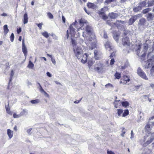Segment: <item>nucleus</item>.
Returning a JSON list of instances; mask_svg holds the SVG:
<instances>
[{"label":"nucleus","instance_id":"1","mask_svg":"<svg viewBox=\"0 0 154 154\" xmlns=\"http://www.w3.org/2000/svg\"><path fill=\"white\" fill-rule=\"evenodd\" d=\"M73 51L75 55L78 59L80 60L83 53L82 48L78 47H75L74 48Z\"/></svg>","mask_w":154,"mask_h":154},{"label":"nucleus","instance_id":"2","mask_svg":"<svg viewBox=\"0 0 154 154\" xmlns=\"http://www.w3.org/2000/svg\"><path fill=\"white\" fill-rule=\"evenodd\" d=\"M154 63V55L152 56L150 59H148L145 62L144 67L145 69H148L151 67Z\"/></svg>","mask_w":154,"mask_h":154},{"label":"nucleus","instance_id":"3","mask_svg":"<svg viewBox=\"0 0 154 154\" xmlns=\"http://www.w3.org/2000/svg\"><path fill=\"white\" fill-rule=\"evenodd\" d=\"M117 114L118 116H122V117H125L129 114V111L128 109H125L124 110L122 109H118L117 110Z\"/></svg>","mask_w":154,"mask_h":154},{"label":"nucleus","instance_id":"4","mask_svg":"<svg viewBox=\"0 0 154 154\" xmlns=\"http://www.w3.org/2000/svg\"><path fill=\"white\" fill-rule=\"evenodd\" d=\"M130 81V78L129 76L124 75L121 79L119 83L123 85H126L127 84L128 82H129Z\"/></svg>","mask_w":154,"mask_h":154},{"label":"nucleus","instance_id":"5","mask_svg":"<svg viewBox=\"0 0 154 154\" xmlns=\"http://www.w3.org/2000/svg\"><path fill=\"white\" fill-rule=\"evenodd\" d=\"M137 73L138 75L143 79L146 80H148V78L146 76V74L140 67H139L138 68Z\"/></svg>","mask_w":154,"mask_h":154},{"label":"nucleus","instance_id":"6","mask_svg":"<svg viewBox=\"0 0 154 154\" xmlns=\"http://www.w3.org/2000/svg\"><path fill=\"white\" fill-rule=\"evenodd\" d=\"M125 23V21H124L119 20H116L115 23H114L113 24L118 29H121L123 26V24Z\"/></svg>","mask_w":154,"mask_h":154},{"label":"nucleus","instance_id":"7","mask_svg":"<svg viewBox=\"0 0 154 154\" xmlns=\"http://www.w3.org/2000/svg\"><path fill=\"white\" fill-rule=\"evenodd\" d=\"M77 22L75 21L74 22L72 23V24L69 27V31L71 36L74 37L75 33V29L72 25L75 26Z\"/></svg>","mask_w":154,"mask_h":154},{"label":"nucleus","instance_id":"8","mask_svg":"<svg viewBox=\"0 0 154 154\" xmlns=\"http://www.w3.org/2000/svg\"><path fill=\"white\" fill-rule=\"evenodd\" d=\"M122 41L123 45L128 46H130L131 43L128 37L126 36L125 38H123Z\"/></svg>","mask_w":154,"mask_h":154},{"label":"nucleus","instance_id":"9","mask_svg":"<svg viewBox=\"0 0 154 154\" xmlns=\"http://www.w3.org/2000/svg\"><path fill=\"white\" fill-rule=\"evenodd\" d=\"M103 64L101 62H99L98 63H97V65H95V67L94 69L97 71L100 72V70L103 69Z\"/></svg>","mask_w":154,"mask_h":154},{"label":"nucleus","instance_id":"10","mask_svg":"<svg viewBox=\"0 0 154 154\" xmlns=\"http://www.w3.org/2000/svg\"><path fill=\"white\" fill-rule=\"evenodd\" d=\"M79 24L81 26L79 27H78L77 28V31H79V29H81V28L84 26L85 24H87L88 23L87 20L82 18H81L80 20H79Z\"/></svg>","mask_w":154,"mask_h":154},{"label":"nucleus","instance_id":"11","mask_svg":"<svg viewBox=\"0 0 154 154\" xmlns=\"http://www.w3.org/2000/svg\"><path fill=\"white\" fill-rule=\"evenodd\" d=\"M22 51L24 54V56L26 57L27 55V48L25 45L24 40V39L22 40Z\"/></svg>","mask_w":154,"mask_h":154},{"label":"nucleus","instance_id":"12","mask_svg":"<svg viewBox=\"0 0 154 154\" xmlns=\"http://www.w3.org/2000/svg\"><path fill=\"white\" fill-rule=\"evenodd\" d=\"M85 30L87 34L90 36L93 35V30L92 27L89 25H87L85 27Z\"/></svg>","mask_w":154,"mask_h":154},{"label":"nucleus","instance_id":"13","mask_svg":"<svg viewBox=\"0 0 154 154\" xmlns=\"http://www.w3.org/2000/svg\"><path fill=\"white\" fill-rule=\"evenodd\" d=\"M140 14H138L137 15H139ZM137 18V15L132 16L130 18L128 21V24L129 25H132L135 22Z\"/></svg>","mask_w":154,"mask_h":154},{"label":"nucleus","instance_id":"14","mask_svg":"<svg viewBox=\"0 0 154 154\" xmlns=\"http://www.w3.org/2000/svg\"><path fill=\"white\" fill-rule=\"evenodd\" d=\"M94 58L96 60H100L101 53H100L99 51L95 50L94 52Z\"/></svg>","mask_w":154,"mask_h":154},{"label":"nucleus","instance_id":"15","mask_svg":"<svg viewBox=\"0 0 154 154\" xmlns=\"http://www.w3.org/2000/svg\"><path fill=\"white\" fill-rule=\"evenodd\" d=\"M88 55L87 53H85L84 54L82 55V57L81 58V62L83 64L85 63L88 59Z\"/></svg>","mask_w":154,"mask_h":154},{"label":"nucleus","instance_id":"16","mask_svg":"<svg viewBox=\"0 0 154 154\" xmlns=\"http://www.w3.org/2000/svg\"><path fill=\"white\" fill-rule=\"evenodd\" d=\"M146 17L148 21L152 20L154 19V14L151 13H148Z\"/></svg>","mask_w":154,"mask_h":154},{"label":"nucleus","instance_id":"17","mask_svg":"<svg viewBox=\"0 0 154 154\" xmlns=\"http://www.w3.org/2000/svg\"><path fill=\"white\" fill-rule=\"evenodd\" d=\"M109 17L112 19H116L118 16V14L114 12H112L109 14Z\"/></svg>","mask_w":154,"mask_h":154},{"label":"nucleus","instance_id":"18","mask_svg":"<svg viewBox=\"0 0 154 154\" xmlns=\"http://www.w3.org/2000/svg\"><path fill=\"white\" fill-rule=\"evenodd\" d=\"M95 63V61L92 59L89 60L87 62L88 66L89 68H90L93 66Z\"/></svg>","mask_w":154,"mask_h":154},{"label":"nucleus","instance_id":"19","mask_svg":"<svg viewBox=\"0 0 154 154\" xmlns=\"http://www.w3.org/2000/svg\"><path fill=\"white\" fill-rule=\"evenodd\" d=\"M14 132L10 129L7 130V134L10 139L12 138Z\"/></svg>","mask_w":154,"mask_h":154},{"label":"nucleus","instance_id":"20","mask_svg":"<svg viewBox=\"0 0 154 154\" xmlns=\"http://www.w3.org/2000/svg\"><path fill=\"white\" fill-rule=\"evenodd\" d=\"M146 20L144 18H141L138 24L140 26H144L146 23Z\"/></svg>","mask_w":154,"mask_h":154},{"label":"nucleus","instance_id":"21","mask_svg":"<svg viewBox=\"0 0 154 154\" xmlns=\"http://www.w3.org/2000/svg\"><path fill=\"white\" fill-rule=\"evenodd\" d=\"M28 22V15L26 13L24 14L23 16V23L24 24L27 23Z\"/></svg>","mask_w":154,"mask_h":154},{"label":"nucleus","instance_id":"22","mask_svg":"<svg viewBox=\"0 0 154 154\" xmlns=\"http://www.w3.org/2000/svg\"><path fill=\"white\" fill-rule=\"evenodd\" d=\"M121 103L122 106L124 107L125 108H126L129 105V102L127 101H123L121 102Z\"/></svg>","mask_w":154,"mask_h":154},{"label":"nucleus","instance_id":"23","mask_svg":"<svg viewBox=\"0 0 154 154\" xmlns=\"http://www.w3.org/2000/svg\"><path fill=\"white\" fill-rule=\"evenodd\" d=\"M147 5L146 1V0H145L144 1H142L141 2H140L139 3V5L141 7V8H143L145 7Z\"/></svg>","mask_w":154,"mask_h":154},{"label":"nucleus","instance_id":"24","mask_svg":"<svg viewBox=\"0 0 154 154\" xmlns=\"http://www.w3.org/2000/svg\"><path fill=\"white\" fill-rule=\"evenodd\" d=\"M147 7H150L154 5V0H149L147 2Z\"/></svg>","mask_w":154,"mask_h":154},{"label":"nucleus","instance_id":"25","mask_svg":"<svg viewBox=\"0 0 154 154\" xmlns=\"http://www.w3.org/2000/svg\"><path fill=\"white\" fill-rule=\"evenodd\" d=\"M4 33L5 35H6L9 32V29L7 25H5L3 26Z\"/></svg>","mask_w":154,"mask_h":154},{"label":"nucleus","instance_id":"26","mask_svg":"<svg viewBox=\"0 0 154 154\" xmlns=\"http://www.w3.org/2000/svg\"><path fill=\"white\" fill-rule=\"evenodd\" d=\"M114 76L115 77V79H119L121 77V74L120 73H119L116 72L114 74Z\"/></svg>","mask_w":154,"mask_h":154},{"label":"nucleus","instance_id":"27","mask_svg":"<svg viewBox=\"0 0 154 154\" xmlns=\"http://www.w3.org/2000/svg\"><path fill=\"white\" fill-rule=\"evenodd\" d=\"M120 100H115L113 103V104L114 106V107L116 108H117L119 106H120V104L119 103V102L120 101Z\"/></svg>","mask_w":154,"mask_h":154},{"label":"nucleus","instance_id":"28","mask_svg":"<svg viewBox=\"0 0 154 154\" xmlns=\"http://www.w3.org/2000/svg\"><path fill=\"white\" fill-rule=\"evenodd\" d=\"M154 138H150L149 140H147L145 143L143 144V146H146L147 145H148L150 143L153 141Z\"/></svg>","mask_w":154,"mask_h":154},{"label":"nucleus","instance_id":"29","mask_svg":"<svg viewBox=\"0 0 154 154\" xmlns=\"http://www.w3.org/2000/svg\"><path fill=\"white\" fill-rule=\"evenodd\" d=\"M142 8H141L139 5L137 7H134L133 8V11L135 12H137L140 11L141 10Z\"/></svg>","mask_w":154,"mask_h":154},{"label":"nucleus","instance_id":"30","mask_svg":"<svg viewBox=\"0 0 154 154\" xmlns=\"http://www.w3.org/2000/svg\"><path fill=\"white\" fill-rule=\"evenodd\" d=\"M87 5L89 8H94L95 6V5L94 4L89 2L87 3Z\"/></svg>","mask_w":154,"mask_h":154},{"label":"nucleus","instance_id":"31","mask_svg":"<svg viewBox=\"0 0 154 154\" xmlns=\"http://www.w3.org/2000/svg\"><path fill=\"white\" fill-rule=\"evenodd\" d=\"M151 10V9L150 8H147L142 11V13L143 14H145L148 13Z\"/></svg>","mask_w":154,"mask_h":154},{"label":"nucleus","instance_id":"32","mask_svg":"<svg viewBox=\"0 0 154 154\" xmlns=\"http://www.w3.org/2000/svg\"><path fill=\"white\" fill-rule=\"evenodd\" d=\"M71 39L72 44L73 46L74 47L77 45L76 41L74 38H73L72 37H71Z\"/></svg>","mask_w":154,"mask_h":154},{"label":"nucleus","instance_id":"33","mask_svg":"<svg viewBox=\"0 0 154 154\" xmlns=\"http://www.w3.org/2000/svg\"><path fill=\"white\" fill-rule=\"evenodd\" d=\"M12 78L10 77L9 83L8 86V89H10L12 87V83L11 82Z\"/></svg>","mask_w":154,"mask_h":154},{"label":"nucleus","instance_id":"34","mask_svg":"<svg viewBox=\"0 0 154 154\" xmlns=\"http://www.w3.org/2000/svg\"><path fill=\"white\" fill-rule=\"evenodd\" d=\"M23 112H21L19 115H17L15 113H14L13 114V117L14 118H19L21 116H23Z\"/></svg>","mask_w":154,"mask_h":154},{"label":"nucleus","instance_id":"35","mask_svg":"<svg viewBox=\"0 0 154 154\" xmlns=\"http://www.w3.org/2000/svg\"><path fill=\"white\" fill-rule=\"evenodd\" d=\"M116 0H106L104 2V4L105 5H108L112 2H116Z\"/></svg>","mask_w":154,"mask_h":154},{"label":"nucleus","instance_id":"36","mask_svg":"<svg viewBox=\"0 0 154 154\" xmlns=\"http://www.w3.org/2000/svg\"><path fill=\"white\" fill-rule=\"evenodd\" d=\"M42 35L46 38H48L49 37V34L46 31H45L42 33Z\"/></svg>","mask_w":154,"mask_h":154},{"label":"nucleus","instance_id":"37","mask_svg":"<svg viewBox=\"0 0 154 154\" xmlns=\"http://www.w3.org/2000/svg\"><path fill=\"white\" fill-rule=\"evenodd\" d=\"M104 45L106 48H111L110 42L109 41L106 42L105 43Z\"/></svg>","mask_w":154,"mask_h":154},{"label":"nucleus","instance_id":"38","mask_svg":"<svg viewBox=\"0 0 154 154\" xmlns=\"http://www.w3.org/2000/svg\"><path fill=\"white\" fill-rule=\"evenodd\" d=\"M34 65L33 63L31 61H29L27 67L30 69H32L34 67Z\"/></svg>","mask_w":154,"mask_h":154},{"label":"nucleus","instance_id":"39","mask_svg":"<svg viewBox=\"0 0 154 154\" xmlns=\"http://www.w3.org/2000/svg\"><path fill=\"white\" fill-rule=\"evenodd\" d=\"M47 55L48 57H50L51 58V60L53 63L55 64L56 63V61L55 59H54L51 55H50L49 54H47Z\"/></svg>","mask_w":154,"mask_h":154},{"label":"nucleus","instance_id":"40","mask_svg":"<svg viewBox=\"0 0 154 154\" xmlns=\"http://www.w3.org/2000/svg\"><path fill=\"white\" fill-rule=\"evenodd\" d=\"M30 102L32 104H37L39 103L40 102L39 100L38 99H35L31 100Z\"/></svg>","mask_w":154,"mask_h":154},{"label":"nucleus","instance_id":"41","mask_svg":"<svg viewBox=\"0 0 154 154\" xmlns=\"http://www.w3.org/2000/svg\"><path fill=\"white\" fill-rule=\"evenodd\" d=\"M5 109L7 112L9 114L11 113V111H10V108L9 107V105L8 104V107H7L6 106H5Z\"/></svg>","mask_w":154,"mask_h":154},{"label":"nucleus","instance_id":"42","mask_svg":"<svg viewBox=\"0 0 154 154\" xmlns=\"http://www.w3.org/2000/svg\"><path fill=\"white\" fill-rule=\"evenodd\" d=\"M146 52H144L142 55L141 56V60H144V58L146 55Z\"/></svg>","mask_w":154,"mask_h":154},{"label":"nucleus","instance_id":"43","mask_svg":"<svg viewBox=\"0 0 154 154\" xmlns=\"http://www.w3.org/2000/svg\"><path fill=\"white\" fill-rule=\"evenodd\" d=\"M113 37L115 40L117 41H118L119 38V35L118 34L114 35Z\"/></svg>","mask_w":154,"mask_h":154},{"label":"nucleus","instance_id":"44","mask_svg":"<svg viewBox=\"0 0 154 154\" xmlns=\"http://www.w3.org/2000/svg\"><path fill=\"white\" fill-rule=\"evenodd\" d=\"M47 15L48 17L51 19H52L53 18V16L52 14H51L50 12H48L47 13Z\"/></svg>","mask_w":154,"mask_h":154},{"label":"nucleus","instance_id":"45","mask_svg":"<svg viewBox=\"0 0 154 154\" xmlns=\"http://www.w3.org/2000/svg\"><path fill=\"white\" fill-rule=\"evenodd\" d=\"M10 40L11 42H13L14 41V35L13 33L11 34L10 37Z\"/></svg>","mask_w":154,"mask_h":154},{"label":"nucleus","instance_id":"46","mask_svg":"<svg viewBox=\"0 0 154 154\" xmlns=\"http://www.w3.org/2000/svg\"><path fill=\"white\" fill-rule=\"evenodd\" d=\"M126 132L125 128H123L122 130V133L121 134V136L122 137H124V134Z\"/></svg>","mask_w":154,"mask_h":154},{"label":"nucleus","instance_id":"47","mask_svg":"<svg viewBox=\"0 0 154 154\" xmlns=\"http://www.w3.org/2000/svg\"><path fill=\"white\" fill-rule=\"evenodd\" d=\"M38 26L39 28L40 29H41L42 28V26L43 24L42 23H39L36 24Z\"/></svg>","mask_w":154,"mask_h":154},{"label":"nucleus","instance_id":"48","mask_svg":"<svg viewBox=\"0 0 154 154\" xmlns=\"http://www.w3.org/2000/svg\"><path fill=\"white\" fill-rule=\"evenodd\" d=\"M17 31L18 34H19L21 32V28L19 27V28H17Z\"/></svg>","mask_w":154,"mask_h":154},{"label":"nucleus","instance_id":"49","mask_svg":"<svg viewBox=\"0 0 154 154\" xmlns=\"http://www.w3.org/2000/svg\"><path fill=\"white\" fill-rule=\"evenodd\" d=\"M143 97H144L145 98H146V97L147 98H148V100L149 101V102H151V99L150 98H149V96L148 95H143Z\"/></svg>","mask_w":154,"mask_h":154},{"label":"nucleus","instance_id":"50","mask_svg":"<svg viewBox=\"0 0 154 154\" xmlns=\"http://www.w3.org/2000/svg\"><path fill=\"white\" fill-rule=\"evenodd\" d=\"M107 154H115V153L112 151H109L108 149L107 150Z\"/></svg>","mask_w":154,"mask_h":154},{"label":"nucleus","instance_id":"51","mask_svg":"<svg viewBox=\"0 0 154 154\" xmlns=\"http://www.w3.org/2000/svg\"><path fill=\"white\" fill-rule=\"evenodd\" d=\"M152 67L150 70L151 73H152L154 72V65H152Z\"/></svg>","mask_w":154,"mask_h":154},{"label":"nucleus","instance_id":"52","mask_svg":"<svg viewBox=\"0 0 154 154\" xmlns=\"http://www.w3.org/2000/svg\"><path fill=\"white\" fill-rule=\"evenodd\" d=\"M115 61L114 59H111L110 62V64L111 65H112L114 64Z\"/></svg>","mask_w":154,"mask_h":154},{"label":"nucleus","instance_id":"53","mask_svg":"<svg viewBox=\"0 0 154 154\" xmlns=\"http://www.w3.org/2000/svg\"><path fill=\"white\" fill-rule=\"evenodd\" d=\"M39 85V86H40V90L41 91V92H45V91L42 88V87L41 86L40 84L39 83H38Z\"/></svg>","mask_w":154,"mask_h":154},{"label":"nucleus","instance_id":"54","mask_svg":"<svg viewBox=\"0 0 154 154\" xmlns=\"http://www.w3.org/2000/svg\"><path fill=\"white\" fill-rule=\"evenodd\" d=\"M108 86H110L111 87H113L112 85L110 83H108L105 85V86L106 87H108Z\"/></svg>","mask_w":154,"mask_h":154},{"label":"nucleus","instance_id":"55","mask_svg":"<svg viewBox=\"0 0 154 154\" xmlns=\"http://www.w3.org/2000/svg\"><path fill=\"white\" fill-rule=\"evenodd\" d=\"M62 19L63 22L64 23H65L66 22V19H65V17L63 16H62Z\"/></svg>","mask_w":154,"mask_h":154},{"label":"nucleus","instance_id":"56","mask_svg":"<svg viewBox=\"0 0 154 154\" xmlns=\"http://www.w3.org/2000/svg\"><path fill=\"white\" fill-rule=\"evenodd\" d=\"M14 75V71H13V70H12L11 72L10 77H12Z\"/></svg>","mask_w":154,"mask_h":154},{"label":"nucleus","instance_id":"57","mask_svg":"<svg viewBox=\"0 0 154 154\" xmlns=\"http://www.w3.org/2000/svg\"><path fill=\"white\" fill-rule=\"evenodd\" d=\"M134 133H133V131L132 130L131 131V138H132L134 137Z\"/></svg>","mask_w":154,"mask_h":154},{"label":"nucleus","instance_id":"58","mask_svg":"<svg viewBox=\"0 0 154 154\" xmlns=\"http://www.w3.org/2000/svg\"><path fill=\"white\" fill-rule=\"evenodd\" d=\"M69 31L68 30H67L66 31V36L67 37V38L68 39L69 37Z\"/></svg>","mask_w":154,"mask_h":154},{"label":"nucleus","instance_id":"59","mask_svg":"<svg viewBox=\"0 0 154 154\" xmlns=\"http://www.w3.org/2000/svg\"><path fill=\"white\" fill-rule=\"evenodd\" d=\"M82 99V98H81L79 100L75 101H74V102L75 103H79V102Z\"/></svg>","mask_w":154,"mask_h":154},{"label":"nucleus","instance_id":"60","mask_svg":"<svg viewBox=\"0 0 154 154\" xmlns=\"http://www.w3.org/2000/svg\"><path fill=\"white\" fill-rule=\"evenodd\" d=\"M32 130V128H30L29 129H28L27 130V132L28 133V134H30V132L31 131V130Z\"/></svg>","mask_w":154,"mask_h":154},{"label":"nucleus","instance_id":"61","mask_svg":"<svg viewBox=\"0 0 154 154\" xmlns=\"http://www.w3.org/2000/svg\"><path fill=\"white\" fill-rule=\"evenodd\" d=\"M47 75L49 77H51V75L49 72H47Z\"/></svg>","mask_w":154,"mask_h":154},{"label":"nucleus","instance_id":"62","mask_svg":"<svg viewBox=\"0 0 154 154\" xmlns=\"http://www.w3.org/2000/svg\"><path fill=\"white\" fill-rule=\"evenodd\" d=\"M113 56H114L113 53H111L109 56L110 58V59L112 58L113 57Z\"/></svg>","mask_w":154,"mask_h":154},{"label":"nucleus","instance_id":"63","mask_svg":"<svg viewBox=\"0 0 154 154\" xmlns=\"http://www.w3.org/2000/svg\"><path fill=\"white\" fill-rule=\"evenodd\" d=\"M1 15L5 17L7 16V15L6 13H3L2 14H1Z\"/></svg>","mask_w":154,"mask_h":154},{"label":"nucleus","instance_id":"64","mask_svg":"<svg viewBox=\"0 0 154 154\" xmlns=\"http://www.w3.org/2000/svg\"><path fill=\"white\" fill-rule=\"evenodd\" d=\"M127 1V0H120V2L121 3H123Z\"/></svg>","mask_w":154,"mask_h":154}]
</instances>
